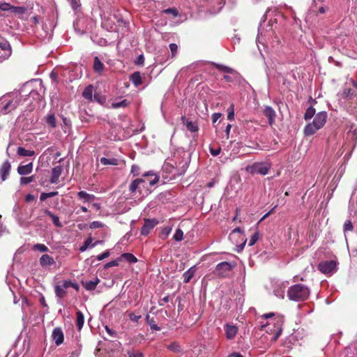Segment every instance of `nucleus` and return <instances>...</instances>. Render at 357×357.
Here are the masks:
<instances>
[{"label":"nucleus","mask_w":357,"mask_h":357,"mask_svg":"<svg viewBox=\"0 0 357 357\" xmlns=\"http://www.w3.org/2000/svg\"><path fill=\"white\" fill-rule=\"evenodd\" d=\"M61 174V167L60 166H57L54 167L52 169V175L50 177V183H56L58 179Z\"/></svg>","instance_id":"obj_28"},{"label":"nucleus","mask_w":357,"mask_h":357,"mask_svg":"<svg viewBox=\"0 0 357 357\" xmlns=\"http://www.w3.org/2000/svg\"><path fill=\"white\" fill-rule=\"evenodd\" d=\"M130 80L135 86H138L142 84V76L139 72H135L130 76Z\"/></svg>","instance_id":"obj_29"},{"label":"nucleus","mask_w":357,"mask_h":357,"mask_svg":"<svg viewBox=\"0 0 357 357\" xmlns=\"http://www.w3.org/2000/svg\"><path fill=\"white\" fill-rule=\"evenodd\" d=\"M100 280L98 278H96L94 280L82 281V284L85 288L86 290L93 291L96 288Z\"/></svg>","instance_id":"obj_24"},{"label":"nucleus","mask_w":357,"mask_h":357,"mask_svg":"<svg viewBox=\"0 0 357 357\" xmlns=\"http://www.w3.org/2000/svg\"><path fill=\"white\" fill-rule=\"evenodd\" d=\"M68 281L69 288H70V287H72V288H73L74 289H75L77 291H78L79 290V285H78V284H77V283H76V282H72V281H71V280H68Z\"/></svg>","instance_id":"obj_64"},{"label":"nucleus","mask_w":357,"mask_h":357,"mask_svg":"<svg viewBox=\"0 0 357 357\" xmlns=\"http://www.w3.org/2000/svg\"><path fill=\"white\" fill-rule=\"evenodd\" d=\"M33 162H29L26 165H20L17 169V172L20 175H28L32 172Z\"/></svg>","instance_id":"obj_19"},{"label":"nucleus","mask_w":357,"mask_h":357,"mask_svg":"<svg viewBox=\"0 0 357 357\" xmlns=\"http://www.w3.org/2000/svg\"><path fill=\"white\" fill-rule=\"evenodd\" d=\"M77 319H76V326L78 331H81L83 327L84 323V317L83 313L80 310H77L76 312Z\"/></svg>","instance_id":"obj_33"},{"label":"nucleus","mask_w":357,"mask_h":357,"mask_svg":"<svg viewBox=\"0 0 357 357\" xmlns=\"http://www.w3.org/2000/svg\"><path fill=\"white\" fill-rule=\"evenodd\" d=\"M315 109L313 107H309L307 108L305 114L304 119L305 121L311 119L315 115Z\"/></svg>","instance_id":"obj_39"},{"label":"nucleus","mask_w":357,"mask_h":357,"mask_svg":"<svg viewBox=\"0 0 357 357\" xmlns=\"http://www.w3.org/2000/svg\"><path fill=\"white\" fill-rule=\"evenodd\" d=\"M135 65L142 66L144 63V57L143 54H139L134 61Z\"/></svg>","instance_id":"obj_56"},{"label":"nucleus","mask_w":357,"mask_h":357,"mask_svg":"<svg viewBox=\"0 0 357 357\" xmlns=\"http://www.w3.org/2000/svg\"><path fill=\"white\" fill-rule=\"evenodd\" d=\"M121 261V258L119 257L114 260H112L111 261H109L107 263H106L105 265H104V268L105 269H108L110 267H112V266H118L119 265V262Z\"/></svg>","instance_id":"obj_44"},{"label":"nucleus","mask_w":357,"mask_h":357,"mask_svg":"<svg viewBox=\"0 0 357 357\" xmlns=\"http://www.w3.org/2000/svg\"><path fill=\"white\" fill-rule=\"evenodd\" d=\"M33 250H38L41 252H46L49 251V248L44 244L37 243L33 247Z\"/></svg>","instance_id":"obj_46"},{"label":"nucleus","mask_w":357,"mask_h":357,"mask_svg":"<svg viewBox=\"0 0 357 357\" xmlns=\"http://www.w3.org/2000/svg\"><path fill=\"white\" fill-rule=\"evenodd\" d=\"M102 227V223L99 221H93L90 225V228L95 229Z\"/></svg>","instance_id":"obj_62"},{"label":"nucleus","mask_w":357,"mask_h":357,"mask_svg":"<svg viewBox=\"0 0 357 357\" xmlns=\"http://www.w3.org/2000/svg\"><path fill=\"white\" fill-rule=\"evenodd\" d=\"M264 114L268 119V123L272 125L276 116L275 110L270 106H266L263 111Z\"/></svg>","instance_id":"obj_21"},{"label":"nucleus","mask_w":357,"mask_h":357,"mask_svg":"<svg viewBox=\"0 0 357 357\" xmlns=\"http://www.w3.org/2000/svg\"><path fill=\"white\" fill-rule=\"evenodd\" d=\"M100 163L103 165H117L119 164V160L116 158H101Z\"/></svg>","instance_id":"obj_35"},{"label":"nucleus","mask_w":357,"mask_h":357,"mask_svg":"<svg viewBox=\"0 0 357 357\" xmlns=\"http://www.w3.org/2000/svg\"><path fill=\"white\" fill-rule=\"evenodd\" d=\"M94 91L93 86L90 84L88 85L82 92V96L89 102H93V93Z\"/></svg>","instance_id":"obj_26"},{"label":"nucleus","mask_w":357,"mask_h":357,"mask_svg":"<svg viewBox=\"0 0 357 357\" xmlns=\"http://www.w3.org/2000/svg\"><path fill=\"white\" fill-rule=\"evenodd\" d=\"M149 176H153L152 179L149 178H144L147 181V185H149L150 186H153L155 185L160 179L159 176L155 174L153 171H149L148 172H146L143 174V176L146 178Z\"/></svg>","instance_id":"obj_23"},{"label":"nucleus","mask_w":357,"mask_h":357,"mask_svg":"<svg viewBox=\"0 0 357 357\" xmlns=\"http://www.w3.org/2000/svg\"><path fill=\"white\" fill-rule=\"evenodd\" d=\"M173 238L176 241H178V242L181 241L183 240V231H182L181 229L178 228L176 230V232L174 234Z\"/></svg>","instance_id":"obj_45"},{"label":"nucleus","mask_w":357,"mask_h":357,"mask_svg":"<svg viewBox=\"0 0 357 357\" xmlns=\"http://www.w3.org/2000/svg\"><path fill=\"white\" fill-rule=\"evenodd\" d=\"M131 174L133 176H138L140 174V167L137 165H132L131 167Z\"/></svg>","instance_id":"obj_53"},{"label":"nucleus","mask_w":357,"mask_h":357,"mask_svg":"<svg viewBox=\"0 0 357 357\" xmlns=\"http://www.w3.org/2000/svg\"><path fill=\"white\" fill-rule=\"evenodd\" d=\"M310 289L303 284H296L291 286L287 291V296L289 300L301 302L307 300L310 296Z\"/></svg>","instance_id":"obj_1"},{"label":"nucleus","mask_w":357,"mask_h":357,"mask_svg":"<svg viewBox=\"0 0 357 357\" xmlns=\"http://www.w3.org/2000/svg\"><path fill=\"white\" fill-rule=\"evenodd\" d=\"M213 65L218 70H220L221 72L227 73H229L231 75H235L237 77H240V74L236 70H235L234 69H233V68H231L230 67L222 65V64L216 63H213Z\"/></svg>","instance_id":"obj_22"},{"label":"nucleus","mask_w":357,"mask_h":357,"mask_svg":"<svg viewBox=\"0 0 357 357\" xmlns=\"http://www.w3.org/2000/svg\"><path fill=\"white\" fill-rule=\"evenodd\" d=\"M240 77H237L236 75H232V76H229V75H225L223 76V78L227 82H234V80L238 79Z\"/></svg>","instance_id":"obj_59"},{"label":"nucleus","mask_w":357,"mask_h":357,"mask_svg":"<svg viewBox=\"0 0 357 357\" xmlns=\"http://www.w3.org/2000/svg\"><path fill=\"white\" fill-rule=\"evenodd\" d=\"M121 259H123L129 263H136L137 261V259L135 256H134L131 253H123L120 257Z\"/></svg>","instance_id":"obj_38"},{"label":"nucleus","mask_w":357,"mask_h":357,"mask_svg":"<svg viewBox=\"0 0 357 357\" xmlns=\"http://www.w3.org/2000/svg\"><path fill=\"white\" fill-rule=\"evenodd\" d=\"M169 350L174 353H182L183 350L178 342H173L166 347Z\"/></svg>","instance_id":"obj_34"},{"label":"nucleus","mask_w":357,"mask_h":357,"mask_svg":"<svg viewBox=\"0 0 357 357\" xmlns=\"http://www.w3.org/2000/svg\"><path fill=\"white\" fill-rule=\"evenodd\" d=\"M91 244H93V238L91 237H89V238H87L84 242V244L80 246L79 248V251L83 252L84 251H86L88 248H91Z\"/></svg>","instance_id":"obj_40"},{"label":"nucleus","mask_w":357,"mask_h":357,"mask_svg":"<svg viewBox=\"0 0 357 357\" xmlns=\"http://www.w3.org/2000/svg\"><path fill=\"white\" fill-rule=\"evenodd\" d=\"M11 170V163L8 160H5L0 167L1 181H5L9 176Z\"/></svg>","instance_id":"obj_12"},{"label":"nucleus","mask_w":357,"mask_h":357,"mask_svg":"<svg viewBox=\"0 0 357 357\" xmlns=\"http://www.w3.org/2000/svg\"><path fill=\"white\" fill-rule=\"evenodd\" d=\"M172 161L176 165V169L177 175H183L190 162V157L188 153L182 151H178L174 155Z\"/></svg>","instance_id":"obj_4"},{"label":"nucleus","mask_w":357,"mask_h":357,"mask_svg":"<svg viewBox=\"0 0 357 357\" xmlns=\"http://www.w3.org/2000/svg\"><path fill=\"white\" fill-rule=\"evenodd\" d=\"M26 10L24 6H13L12 7V12L17 14H24Z\"/></svg>","instance_id":"obj_48"},{"label":"nucleus","mask_w":357,"mask_h":357,"mask_svg":"<svg viewBox=\"0 0 357 357\" xmlns=\"http://www.w3.org/2000/svg\"><path fill=\"white\" fill-rule=\"evenodd\" d=\"M236 266V262L222 261L218 264L214 270V274L220 278H227L234 268Z\"/></svg>","instance_id":"obj_6"},{"label":"nucleus","mask_w":357,"mask_h":357,"mask_svg":"<svg viewBox=\"0 0 357 357\" xmlns=\"http://www.w3.org/2000/svg\"><path fill=\"white\" fill-rule=\"evenodd\" d=\"M109 255H110L109 250H107L105 252H102V254L98 255L97 256V259L98 261H101V260H103V259L107 258Z\"/></svg>","instance_id":"obj_58"},{"label":"nucleus","mask_w":357,"mask_h":357,"mask_svg":"<svg viewBox=\"0 0 357 357\" xmlns=\"http://www.w3.org/2000/svg\"><path fill=\"white\" fill-rule=\"evenodd\" d=\"M146 321L152 331H159L161 330V328L156 324L155 321L153 319H150L149 314L146 316Z\"/></svg>","instance_id":"obj_37"},{"label":"nucleus","mask_w":357,"mask_h":357,"mask_svg":"<svg viewBox=\"0 0 357 357\" xmlns=\"http://www.w3.org/2000/svg\"><path fill=\"white\" fill-rule=\"evenodd\" d=\"M271 169L270 165L266 162H255L246 167V171L251 174L266 175Z\"/></svg>","instance_id":"obj_7"},{"label":"nucleus","mask_w":357,"mask_h":357,"mask_svg":"<svg viewBox=\"0 0 357 357\" xmlns=\"http://www.w3.org/2000/svg\"><path fill=\"white\" fill-rule=\"evenodd\" d=\"M342 96L344 98L351 99L355 95L353 90L350 88H344Z\"/></svg>","instance_id":"obj_43"},{"label":"nucleus","mask_w":357,"mask_h":357,"mask_svg":"<svg viewBox=\"0 0 357 357\" xmlns=\"http://www.w3.org/2000/svg\"><path fill=\"white\" fill-rule=\"evenodd\" d=\"M141 185H143L144 188L147 187V181L142 178H136L133 180L129 185V190L131 193H135L138 191L140 194H142Z\"/></svg>","instance_id":"obj_10"},{"label":"nucleus","mask_w":357,"mask_h":357,"mask_svg":"<svg viewBox=\"0 0 357 357\" xmlns=\"http://www.w3.org/2000/svg\"><path fill=\"white\" fill-rule=\"evenodd\" d=\"M165 14H171L174 17H177L178 15V12L175 8H169L162 11Z\"/></svg>","instance_id":"obj_50"},{"label":"nucleus","mask_w":357,"mask_h":357,"mask_svg":"<svg viewBox=\"0 0 357 357\" xmlns=\"http://www.w3.org/2000/svg\"><path fill=\"white\" fill-rule=\"evenodd\" d=\"M169 49L172 52V57H174L177 53L178 45L176 43L169 44Z\"/></svg>","instance_id":"obj_57"},{"label":"nucleus","mask_w":357,"mask_h":357,"mask_svg":"<svg viewBox=\"0 0 357 357\" xmlns=\"http://www.w3.org/2000/svg\"><path fill=\"white\" fill-rule=\"evenodd\" d=\"M127 354L128 357H144V354L139 351H128Z\"/></svg>","instance_id":"obj_51"},{"label":"nucleus","mask_w":357,"mask_h":357,"mask_svg":"<svg viewBox=\"0 0 357 357\" xmlns=\"http://www.w3.org/2000/svg\"><path fill=\"white\" fill-rule=\"evenodd\" d=\"M105 331H107V334L112 337H117V333L114 330L110 328L108 326H105Z\"/></svg>","instance_id":"obj_54"},{"label":"nucleus","mask_w":357,"mask_h":357,"mask_svg":"<svg viewBox=\"0 0 357 357\" xmlns=\"http://www.w3.org/2000/svg\"><path fill=\"white\" fill-rule=\"evenodd\" d=\"M176 165H174V162L172 161V159H169L165 161L163 165V170L167 173L172 174L174 177L179 176L180 175H177L176 173Z\"/></svg>","instance_id":"obj_16"},{"label":"nucleus","mask_w":357,"mask_h":357,"mask_svg":"<svg viewBox=\"0 0 357 357\" xmlns=\"http://www.w3.org/2000/svg\"><path fill=\"white\" fill-rule=\"evenodd\" d=\"M328 117V114L326 112H318L312 123H307L303 130V133L305 136H311L313 135L322 128L326 122Z\"/></svg>","instance_id":"obj_2"},{"label":"nucleus","mask_w":357,"mask_h":357,"mask_svg":"<svg viewBox=\"0 0 357 357\" xmlns=\"http://www.w3.org/2000/svg\"><path fill=\"white\" fill-rule=\"evenodd\" d=\"M12 7L10 3H0V9L3 11H8L11 10L12 11Z\"/></svg>","instance_id":"obj_55"},{"label":"nucleus","mask_w":357,"mask_h":357,"mask_svg":"<svg viewBox=\"0 0 357 357\" xmlns=\"http://www.w3.org/2000/svg\"><path fill=\"white\" fill-rule=\"evenodd\" d=\"M17 153L21 157H31L35 155V151L32 150H26L24 147L19 146Z\"/></svg>","instance_id":"obj_31"},{"label":"nucleus","mask_w":357,"mask_h":357,"mask_svg":"<svg viewBox=\"0 0 357 357\" xmlns=\"http://www.w3.org/2000/svg\"><path fill=\"white\" fill-rule=\"evenodd\" d=\"M259 239V232H255L250 238L248 242L249 246L254 245Z\"/></svg>","instance_id":"obj_49"},{"label":"nucleus","mask_w":357,"mask_h":357,"mask_svg":"<svg viewBox=\"0 0 357 357\" xmlns=\"http://www.w3.org/2000/svg\"><path fill=\"white\" fill-rule=\"evenodd\" d=\"M77 197L84 203H91L96 199V196L94 195L89 194L85 191L78 192Z\"/></svg>","instance_id":"obj_20"},{"label":"nucleus","mask_w":357,"mask_h":357,"mask_svg":"<svg viewBox=\"0 0 357 357\" xmlns=\"http://www.w3.org/2000/svg\"><path fill=\"white\" fill-rule=\"evenodd\" d=\"M225 335L228 340H232L238 332V328L234 325L227 324L225 326Z\"/></svg>","instance_id":"obj_18"},{"label":"nucleus","mask_w":357,"mask_h":357,"mask_svg":"<svg viewBox=\"0 0 357 357\" xmlns=\"http://www.w3.org/2000/svg\"><path fill=\"white\" fill-rule=\"evenodd\" d=\"M130 104V102L127 99H123L121 101H116L112 103V107L114 109H118L120 107H126L129 106Z\"/></svg>","instance_id":"obj_36"},{"label":"nucleus","mask_w":357,"mask_h":357,"mask_svg":"<svg viewBox=\"0 0 357 357\" xmlns=\"http://www.w3.org/2000/svg\"><path fill=\"white\" fill-rule=\"evenodd\" d=\"M69 288L68 281L64 280L61 284L54 286V293L56 296L59 298H63L66 295V289Z\"/></svg>","instance_id":"obj_11"},{"label":"nucleus","mask_w":357,"mask_h":357,"mask_svg":"<svg viewBox=\"0 0 357 357\" xmlns=\"http://www.w3.org/2000/svg\"><path fill=\"white\" fill-rule=\"evenodd\" d=\"M261 317L264 319L271 318V319L266 323V326H273V328L271 330L275 332V333L273 334L271 340L276 341L281 335L282 332V325L284 323L283 317L280 314H276L273 312H269L264 314Z\"/></svg>","instance_id":"obj_3"},{"label":"nucleus","mask_w":357,"mask_h":357,"mask_svg":"<svg viewBox=\"0 0 357 357\" xmlns=\"http://www.w3.org/2000/svg\"><path fill=\"white\" fill-rule=\"evenodd\" d=\"M210 153L213 156L218 155L221 152V148L220 146H218L216 148H214L213 146H210L209 148Z\"/></svg>","instance_id":"obj_52"},{"label":"nucleus","mask_w":357,"mask_h":357,"mask_svg":"<svg viewBox=\"0 0 357 357\" xmlns=\"http://www.w3.org/2000/svg\"><path fill=\"white\" fill-rule=\"evenodd\" d=\"M19 105V100L10 99V95L3 96L0 98L1 112L6 114L14 110Z\"/></svg>","instance_id":"obj_5"},{"label":"nucleus","mask_w":357,"mask_h":357,"mask_svg":"<svg viewBox=\"0 0 357 357\" xmlns=\"http://www.w3.org/2000/svg\"><path fill=\"white\" fill-rule=\"evenodd\" d=\"M196 272L195 266L190 267L183 274V280L184 283L190 282V280L194 277Z\"/></svg>","instance_id":"obj_27"},{"label":"nucleus","mask_w":357,"mask_h":357,"mask_svg":"<svg viewBox=\"0 0 357 357\" xmlns=\"http://www.w3.org/2000/svg\"><path fill=\"white\" fill-rule=\"evenodd\" d=\"M128 316H129V319L131 321H135V322H137L142 318V316L140 314L137 315L133 312L130 313Z\"/></svg>","instance_id":"obj_60"},{"label":"nucleus","mask_w":357,"mask_h":357,"mask_svg":"<svg viewBox=\"0 0 357 357\" xmlns=\"http://www.w3.org/2000/svg\"><path fill=\"white\" fill-rule=\"evenodd\" d=\"M93 70L96 73L101 74L105 70V65L100 60L98 56H95L93 59Z\"/></svg>","instance_id":"obj_25"},{"label":"nucleus","mask_w":357,"mask_h":357,"mask_svg":"<svg viewBox=\"0 0 357 357\" xmlns=\"http://www.w3.org/2000/svg\"><path fill=\"white\" fill-rule=\"evenodd\" d=\"M45 122L52 128L56 127V121L54 113H49L45 117Z\"/></svg>","instance_id":"obj_32"},{"label":"nucleus","mask_w":357,"mask_h":357,"mask_svg":"<svg viewBox=\"0 0 357 357\" xmlns=\"http://www.w3.org/2000/svg\"><path fill=\"white\" fill-rule=\"evenodd\" d=\"M44 213L47 215L48 216H50L52 220V222L53 224L57 227H62V224L61 222H60L59 220V218L54 215V213H52L50 210L48 209H45L44 210Z\"/></svg>","instance_id":"obj_30"},{"label":"nucleus","mask_w":357,"mask_h":357,"mask_svg":"<svg viewBox=\"0 0 357 357\" xmlns=\"http://www.w3.org/2000/svg\"><path fill=\"white\" fill-rule=\"evenodd\" d=\"M36 176L35 175H32L31 176L24 177L22 176L20 178V183L22 185H27L35 181Z\"/></svg>","instance_id":"obj_42"},{"label":"nucleus","mask_w":357,"mask_h":357,"mask_svg":"<svg viewBox=\"0 0 357 357\" xmlns=\"http://www.w3.org/2000/svg\"><path fill=\"white\" fill-rule=\"evenodd\" d=\"M235 233H240L241 234H243V230L241 229L240 227H236L234 229L231 233L229 234V238L231 239Z\"/></svg>","instance_id":"obj_61"},{"label":"nucleus","mask_w":357,"mask_h":357,"mask_svg":"<svg viewBox=\"0 0 357 357\" xmlns=\"http://www.w3.org/2000/svg\"><path fill=\"white\" fill-rule=\"evenodd\" d=\"M52 337L57 346L61 345L64 340L62 329L60 327L55 328L52 331Z\"/></svg>","instance_id":"obj_13"},{"label":"nucleus","mask_w":357,"mask_h":357,"mask_svg":"<svg viewBox=\"0 0 357 357\" xmlns=\"http://www.w3.org/2000/svg\"><path fill=\"white\" fill-rule=\"evenodd\" d=\"M71 5L73 10H76L79 6V2L77 0H67Z\"/></svg>","instance_id":"obj_63"},{"label":"nucleus","mask_w":357,"mask_h":357,"mask_svg":"<svg viewBox=\"0 0 357 357\" xmlns=\"http://www.w3.org/2000/svg\"><path fill=\"white\" fill-rule=\"evenodd\" d=\"M159 223L156 218H146L144 220V225L141 228L140 234L142 236H148L150 231Z\"/></svg>","instance_id":"obj_9"},{"label":"nucleus","mask_w":357,"mask_h":357,"mask_svg":"<svg viewBox=\"0 0 357 357\" xmlns=\"http://www.w3.org/2000/svg\"><path fill=\"white\" fill-rule=\"evenodd\" d=\"M354 229L353 224L351 220H348L344 222L343 231L344 233L352 231Z\"/></svg>","instance_id":"obj_47"},{"label":"nucleus","mask_w":357,"mask_h":357,"mask_svg":"<svg viewBox=\"0 0 357 357\" xmlns=\"http://www.w3.org/2000/svg\"><path fill=\"white\" fill-rule=\"evenodd\" d=\"M39 263L41 267L46 268L48 266L54 265L56 262L52 257L47 254H44L40 257Z\"/></svg>","instance_id":"obj_14"},{"label":"nucleus","mask_w":357,"mask_h":357,"mask_svg":"<svg viewBox=\"0 0 357 357\" xmlns=\"http://www.w3.org/2000/svg\"><path fill=\"white\" fill-rule=\"evenodd\" d=\"M0 50L4 52L3 57L8 59L12 54V48L8 41L4 40L0 43Z\"/></svg>","instance_id":"obj_17"},{"label":"nucleus","mask_w":357,"mask_h":357,"mask_svg":"<svg viewBox=\"0 0 357 357\" xmlns=\"http://www.w3.org/2000/svg\"><path fill=\"white\" fill-rule=\"evenodd\" d=\"M317 268L324 274H332L337 269V263L333 260L323 261L318 264Z\"/></svg>","instance_id":"obj_8"},{"label":"nucleus","mask_w":357,"mask_h":357,"mask_svg":"<svg viewBox=\"0 0 357 357\" xmlns=\"http://www.w3.org/2000/svg\"><path fill=\"white\" fill-rule=\"evenodd\" d=\"M172 230V226H167L162 229V231L160 234V238L162 240L165 239L171 233Z\"/></svg>","instance_id":"obj_41"},{"label":"nucleus","mask_w":357,"mask_h":357,"mask_svg":"<svg viewBox=\"0 0 357 357\" xmlns=\"http://www.w3.org/2000/svg\"><path fill=\"white\" fill-rule=\"evenodd\" d=\"M181 121L185 126L188 130L191 132H197L199 130V126L196 122L190 121L185 116H181Z\"/></svg>","instance_id":"obj_15"}]
</instances>
